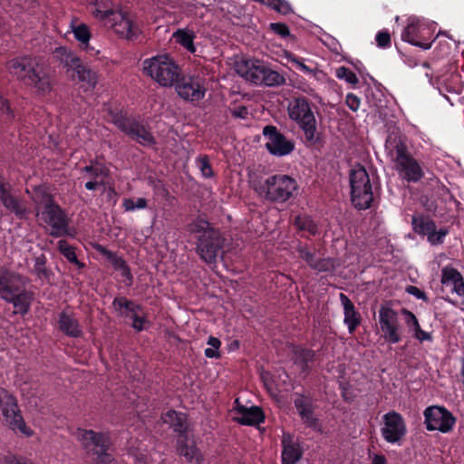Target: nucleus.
<instances>
[{"label": "nucleus", "instance_id": "3", "mask_svg": "<svg viewBox=\"0 0 464 464\" xmlns=\"http://www.w3.org/2000/svg\"><path fill=\"white\" fill-rule=\"evenodd\" d=\"M92 14L104 25L111 27L119 36L127 40H135L141 33L140 26L127 13L113 8L110 3L96 2Z\"/></svg>", "mask_w": 464, "mask_h": 464}, {"label": "nucleus", "instance_id": "60", "mask_svg": "<svg viewBox=\"0 0 464 464\" xmlns=\"http://www.w3.org/2000/svg\"><path fill=\"white\" fill-rule=\"evenodd\" d=\"M10 184L0 175V198L10 193Z\"/></svg>", "mask_w": 464, "mask_h": 464}, {"label": "nucleus", "instance_id": "28", "mask_svg": "<svg viewBox=\"0 0 464 464\" xmlns=\"http://www.w3.org/2000/svg\"><path fill=\"white\" fill-rule=\"evenodd\" d=\"M442 285H451V291L459 296H464V279L460 272L450 266H446L441 269Z\"/></svg>", "mask_w": 464, "mask_h": 464}, {"label": "nucleus", "instance_id": "41", "mask_svg": "<svg viewBox=\"0 0 464 464\" xmlns=\"http://www.w3.org/2000/svg\"><path fill=\"white\" fill-rule=\"evenodd\" d=\"M295 225L299 230L306 231L310 235H316L318 232L317 225L306 215H299L295 219Z\"/></svg>", "mask_w": 464, "mask_h": 464}, {"label": "nucleus", "instance_id": "20", "mask_svg": "<svg viewBox=\"0 0 464 464\" xmlns=\"http://www.w3.org/2000/svg\"><path fill=\"white\" fill-rule=\"evenodd\" d=\"M413 231L419 235L427 236L428 241L432 245L441 244L448 231L440 229L436 231L434 221L427 216H413L411 220Z\"/></svg>", "mask_w": 464, "mask_h": 464}, {"label": "nucleus", "instance_id": "18", "mask_svg": "<svg viewBox=\"0 0 464 464\" xmlns=\"http://www.w3.org/2000/svg\"><path fill=\"white\" fill-rule=\"evenodd\" d=\"M428 34H431V31L426 23L418 17H410L401 34V39L423 50H428L431 47V42L421 41L426 39Z\"/></svg>", "mask_w": 464, "mask_h": 464}, {"label": "nucleus", "instance_id": "47", "mask_svg": "<svg viewBox=\"0 0 464 464\" xmlns=\"http://www.w3.org/2000/svg\"><path fill=\"white\" fill-rule=\"evenodd\" d=\"M335 76L339 80H343L346 82L353 84V85H356L359 82V80H358L357 76L355 75V73L353 72H352L349 68L344 67V66L338 67L335 70Z\"/></svg>", "mask_w": 464, "mask_h": 464}, {"label": "nucleus", "instance_id": "27", "mask_svg": "<svg viewBox=\"0 0 464 464\" xmlns=\"http://www.w3.org/2000/svg\"><path fill=\"white\" fill-rule=\"evenodd\" d=\"M339 298L343 308V323L347 326L349 334H352L361 324V315L346 295L340 293Z\"/></svg>", "mask_w": 464, "mask_h": 464}, {"label": "nucleus", "instance_id": "58", "mask_svg": "<svg viewBox=\"0 0 464 464\" xmlns=\"http://www.w3.org/2000/svg\"><path fill=\"white\" fill-rule=\"evenodd\" d=\"M323 43L327 45L333 52L338 53L340 50V44L335 38L331 35H326V39L323 40Z\"/></svg>", "mask_w": 464, "mask_h": 464}, {"label": "nucleus", "instance_id": "32", "mask_svg": "<svg viewBox=\"0 0 464 464\" xmlns=\"http://www.w3.org/2000/svg\"><path fill=\"white\" fill-rule=\"evenodd\" d=\"M161 420L164 423L172 427L174 431L179 433L180 436L186 435L188 423L185 413L170 410L161 416Z\"/></svg>", "mask_w": 464, "mask_h": 464}, {"label": "nucleus", "instance_id": "7", "mask_svg": "<svg viewBox=\"0 0 464 464\" xmlns=\"http://www.w3.org/2000/svg\"><path fill=\"white\" fill-rule=\"evenodd\" d=\"M76 436L87 452L98 463L111 464L113 461L111 441L108 432H96L92 430L78 429Z\"/></svg>", "mask_w": 464, "mask_h": 464}, {"label": "nucleus", "instance_id": "52", "mask_svg": "<svg viewBox=\"0 0 464 464\" xmlns=\"http://www.w3.org/2000/svg\"><path fill=\"white\" fill-rule=\"evenodd\" d=\"M270 27H271V29H272V31L274 33H276V34H278V35H280L282 37H286V36L290 35L289 28L285 24H282V23H272L270 24Z\"/></svg>", "mask_w": 464, "mask_h": 464}, {"label": "nucleus", "instance_id": "29", "mask_svg": "<svg viewBox=\"0 0 464 464\" xmlns=\"http://www.w3.org/2000/svg\"><path fill=\"white\" fill-rule=\"evenodd\" d=\"M178 451L186 459L188 464H202L204 457L194 443L187 442V435L179 436L178 440Z\"/></svg>", "mask_w": 464, "mask_h": 464}, {"label": "nucleus", "instance_id": "50", "mask_svg": "<svg viewBox=\"0 0 464 464\" xmlns=\"http://www.w3.org/2000/svg\"><path fill=\"white\" fill-rule=\"evenodd\" d=\"M401 313L406 316L405 323H406L409 330L411 331L413 334H415V331H417L419 328H420V325L419 324L417 317L415 316V314L412 312H411L407 309H402Z\"/></svg>", "mask_w": 464, "mask_h": 464}, {"label": "nucleus", "instance_id": "55", "mask_svg": "<svg viewBox=\"0 0 464 464\" xmlns=\"http://www.w3.org/2000/svg\"><path fill=\"white\" fill-rule=\"evenodd\" d=\"M3 464H34L32 461L16 456H7L5 458Z\"/></svg>", "mask_w": 464, "mask_h": 464}, {"label": "nucleus", "instance_id": "63", "mask_svg": "<svg viewBox=\"0 0 464 464\" xmlns=\"http://www.w3.org/2000/svg\"><path fill=\"white\" fill-rule=\"evenodd\" d=\"M387 460L383 455L375 454L372 458V464H386Z\"/></svg>", "mask_w": 464, "mask_h": 464}, {"label": "nucleus", "instance_id": "62", "mask_svg": "<svg viewBox=\"0 0 464 464\" xmlns=\"http://www.w3.org/2000/svg\"><path fill=\"white\" fill-rule=\"evenodd\" d=\"M208 344L211 346L210 348L218 350V348L221 345V342L219 341V339L214 336H209L208 340Z\"/></svg>", "mask_w": 464, "mask_h": 464}, {"label": "nucleus", "instance_id": "19", "mask_svg": "<svg viewBox=\"0 0 464 464\" xmlns=\"http://www.w3.org/2000/svg\"><path fill=\"white\" fill-rule=\"evenodd\" d=\"M175 83L176 92L183 100L198 102L205 97L206 88L200 78L182 77Z\"/></svg>", "mask_w": 464, "mask_h": 464}, {"label": "nucleus", "instance_id": "57", "mask_svg": "<svg viewBox=\"0 0 464 464\" xmlns=\"http://www.w3.org/2000/svg\"><path fill=\"white\" fill-rule=\"evenodd\" d=\"M414 338H416L420 343L422 342H432V335L430 333L423 331L421 328H419L413 334Z\"/></svg>", "mask_w": 464, "mask_h": 464}, {"label": "nucleus", "instance_id": "37", "mask_svg": "<svg viewBox=\"0 0 464 464\" xmlns=\"http://www.w3.org/2000/svg\"><path fill=\"white\" fill-rule=\"evenodd\" d=\"M173 38L189 53H193L196 52V47L194 45L195 34L192 31L179 29L173 34Z\"/></svg>", "mask_w": 464, "mask_h": 464}, {"label": "nucleus", "instance_id": "8", "mask_svg": "<svg viewBox=\"0 0 464 464\" xmlns=\"http://www.w3.org/2000/svg\"><path fill=\"white\" fill-rule=\"evenodd\" d=\"M351 199L359 209H367L373 200L372 183L366 169L355 166L350 171Z\"/></svg>", "mask_w": 464, "mask_h": 464}, {"label": "nucleus", "instance_id": "64", "mask_svg": "<svg viewBox=\"0 0 464 464\" xmlns=\"http://www.w3.org/2000/svg\"><path fill=\"white\" fill-rule=\"evenodd\" d=\"M205 355L208 357V358H217L219 356V353L218 352L217 349H213V348H207L205 350Z\"/></svg>", "mask_w": 464, "mask_h": 464}, {"label": "nucleus", "instance_id": "16", "mask_svg": "<svg viewBox=\"0 0 464 464\" xmlns=\"http://www.w3.org/2000/svg\"><path fill=\"white\" fill-rule=\"evenodd\" d=\"M41 220L51 227L50 235L55 237L69 235L68 218L60 206L54 203L46 208L38 210Z\"/></svg>", "mask_w": 464, "mask_h": 464}, {"label": "nucleus", "instance_id": "31", "mask_svg": "<svg viewBox=\"0 0 464 464\" xmlns=\"http://www.w3.org/2000/svg\"><path fill=\"white\" fill-rule=\"evenodd\" d=\"M96 249L100 254L106 257V259L111 264L115 270L121 272L122 277L131 281L132 276L130 270L126 262L121 256H119L116 253L108 250L102 246H98Z\"/></svg>", "mask_w": 464, "mask_h": 464}, {"label": "nucleus", "instance_id": "21", "mask_svg": "<svg viewBox=\"0 0 464 464\" xmlns=\"http://www.w3.org/2000/svg\"><path fill=\"white\" fill-rule=\"evenodd\" d=\"M81 173L83 175V178L88 179V181L85 183V188L96 190L100 187L106 185V179L110 176V169L103 163L92 160L89 165L81 169Z\"/></svg>", "mask_w": 464, "mask_h": 464}, {"label": "nucleus", "instance_id": "24", "mask_svg": "<svg viewBox=\"0 0 464 464\" xmlns=\"http://www.w3.org/2000/svg\"><path fill=\"white\" fill-rule=\"evenodd\" d=\"M266 68V66L259 61H243L236 66L238 74L256 85H262Z\"/></svg>", "mask_w": 464, "mask_h": 464}, {"label": "nucleus", "instance_id": "13", "mask_svg": "<svg viewBox=\"0 0 464 464\" xmlns=\"http://www.w3.org/2000/svg\"><path fill=\"white\" fill-rule=\"evenodd\" d=\"M378 321L382 337L387 343L395 344L401 341L402 326L394 309L382 305L378 313Z\"/></svg>", "mask_w": 464, "mask_h": 464}, {"label": "nucleus", "instance_id": "23", "mask_svg": "<svg viewBox=\"0 0 464 464\" xmlns=\"http://www.w3.org/2000/svg\"><path fill=\"white\" fill-rule=\"evenodd\" d=\"M295 407L306 427L320 431L321 424L314 416L312 399L304 395H297L294 401Z\"/></svg>", "mask_w": 464, "mask_h": 464}, {"label": "nucleus", "instance_id": "26", "mask_svg": "<svg viewBox=\"0 0 464 464\" xmlns=\"http://www.w3.org/2000/svg\"><path fill=\"white\" fill-rule=\"evenodd\" d=\"M235 403L237 404L236 420L239 423L244 425H255L263 421L264 414L260 408L256 406L246 407L244 405H240L238 399L235 401Z\"/></svg>", "mask_w": 464, "mask_h": 464}, {"label": "nucleus", "instance_id": "48", "mask_svg": "<svg viewBox=\"0 0 464 464\" xmlns=\"http://www.w3.org/2000/svg\"><path fill=\"white\" fill-rule=\"evenodd\" d=\"M112 304L117 312L120 313L121 315V313H127L133 312V309L135 307V303L126 299L125 297H117L113 300Z\"/></svg>", "mask_w": 464, "mask_h": 464}, {"label": "nucleus", "instance_id": "14", "mask_svg": "<svg viewBox=\"0 0 464 464\" xmlns=\"http://www.w3.org/2000/svg\"><path fill=\"white\" fill-rule=\"evenodd\" d=\"M381 434L386 442L401 445L407 434V425L401 414L395 411L385 413L382 416Z\"/></svg>", "mask_w": 464, "mask_h": 464}, {"label": "nucleus", "instance_id": "44", "mask_svg": "<svg viewBox=\"0 0 464 464\" xmlns=\"http://www.w3.org/2000/svg\"><path fill=\"white\" fill-rule=\"evenodd\" d=\"M338 265L337 260L332 257L317 258L312 269L316 270L319 273L333 272Z\"/></svg>", "mask_w": 464, "mask_h": 464}, {"label": "nucleus", "instance_id": "54", "mask_svg": "<svg viewBox=\"0 0 464 464\" xmlns=\"http://www.w3.org/2000/svg\"><path fill=\"white\" fill-rule=\"evenodd\" d=\"M406 292L409 295H413L417 299L424 300V301L427 300L426 294L423 291H421L420 288H418L417 286L409 285V286L406 287Z\"/></svg>", "mask_w": 464, "mask_h": 464}, {"label": "nucleus", "instance_id": "36", "mask_svg": "<svg viewBox=\"0 0 464 464\" xmlns=\"http://www.w3.org/2000/svg\"><path fill=\"white\" fill-rule=\"evenodd\" d=\"M295 363L297 364L303 372H307L310 368L309 363L314 359V352L303 347L294 349Z\"/></svg>", "mask_w": 464, "mask_h": 464}, {"label": "nucleus", "instance_id": "4", "mask_svg": "<svg viewBox=\"0 0 464 464\" xmlns=\"http://www.w3.org/2000/svg\"><path fill=\"white\" fill-rule=\"evenodd\" d=\"M287 111L289 118L304 132L305 144L307 146L317 144L320 140V133L317 130V121L308 100L304 97L294 98L288 104Z\"/></svg>", "mask_w": 464, "mask_h": 464}, {"label": "nucleus", "instance_id": "11", "mask_svg": "<svg viewBox=\"0 0 464 464\" xmlns=\"http://www.w3.org/2000/svg\"><path fill=\"white\" fill-rule=\"evenodd\" d=\"M113 124L131 140L143 146H151L155 139L150 130L139 120L122 112L112 116Z\"/></svg>", "mask_w": 464, "mask_h": 464}, {"label": "nucleus", "instance_id": "9", "mask_svg": "<svg viewBox=\"0 0 464 464\" xmlns=\"http://www.w3.org/2000/svg\"><path fill=\"white\" fill-rule=\"evenodd\" d=\"M0 414L14 431H19L26 437L33 435V430L23 419L15 398L3 388H0Z\"/></svg>", "mask_w": 464, "mask_h": 464}, {"label": "nucleus", "instance_id": "39", "mask_svg": "<svg viewBox=\"0 0 464 464\" xmlns=\"http://www.w3.org/2000/svg\"><path fill=\"white\" fill-rule=\"evenodd\" d=\"M58 249L70 263L76 265L79 268L83 267V264L77 258L74 247L66 240L58 241Z\"/></svg>", "mask_w": 464, "mask_h": 464}, {"label": "nucleus", "instance_id": "25", "mask_svg": "<svg viewBox=\"0 0 464 464\" xmlns=\"http://www.w3.org/2000/svg\"><path fill=\"white\" fill-rule=\"evenodd\" d=\"M282 448V464H296L303 456L300 443L289 433H284Z\"/></svg>", "mask_w": 464, "mask_h": 464}, {"label": "nucleus", "instance_id": "61", "mask_svg": "<svg viewBox=\"0 0 464 464\" xmlns=\"http://www.w3.org/2000/svg\"><path fill=\"white\" fill-rule=\"evenodd\" d=\"M293 63L296 64L297 69H299L301 72L304 73H312L313 71L306 66L301 60L297 58L292 59Z\"/></svg>", "mask_w": 464, "mask_h": 464}, {"label": "nucleus", "instance_id": "1", "mask_svg": "<svg viewBox=\"0 0 464 464\" xmlns=\"http://www.w3.org/2000/svg\"><path fill=\"white\" fill-rule=\"evenodd\" d=\"M6 70L38 92L45 93L52 89L50 68L36 57L24 55L13 58L6 63Z\"/></svg>", "mask_w": 464, "mask_h": 464}, {"label": "nucleus", "instance_id": "56", "mask_svg": "<svg viewBox=\"0 0 464 464\" xmlns=\"http://www.w3.org/2000/svg\"><path fill=\"white\" fill-rule=\"evenodd\" d=\"M231 114L234 118L237 119H246L248 116V109L246 106H238L237 108L232 109Z\"/></svg>", "mask_w": 464, "mask_h": 464}, {"label": "nucleus", "instance_id": "2", "mask_svg": "<svg viewBox=\"0 0 464 464\" xmlns=\"http://www.w3.org/2000/svg\"><path fill=\"white\" fill-rule=\"evenodd\" d=\"M385 148L402 180L417 183L424 177L421 164L411 154L401 136L390 135L386 140Z\"/></svg>", "mask_w": 464, "mask_h": 464}, {"label": "nucleus", "instance_id": "45", "mask_svg": "<svg viewBox=\"0 0 464 464\" xmlns=\"http://www.w3.org/2000/svg\"><path fill=\"white\" fill-rule=\"evenodd\" d=\"M299 257L302 258L312 268L317 260L315 253L307 245L299 244L296 247Z\"/></svg>", "mask_w": 464, "mask_h": 464}, {"label": "nucleus", "instance_id": "12", "mask_svg": "<svg viewBox=\"0 0 464 464\" xmlns=\"http://www.w3.org/2000/svg\"><path fill=\"white\" fill-rule=\"evenodd\" d=\"M423 424L428 431L450 433L457 423V418L444 406L430 405L423 411Z\"/></svg>", "mask_w": 464, "mask_h": 464}, {"label": "nucleus", "instance_id": "59", "mask_svg": "<svg viewBox=\"0 0 464 464\" xmlns=\"http://www.w3.org/2000/svg\"><path fill=\"white\" fill-rule=\"evenodd\" d=\"M34 269H35L37 275L40 277H42V276L46 277L47 276V270H46V268L44 266V262L43 261V259H41V258H37L36 259Z\"/></svg>", "mask_w": 464, "mask_h": 464}, {"label": "nucleus", "instance_id": "10", "mask_svg": "<svg viewBox=\"0 0 464 464\" xmlns=\"http://www.w3.org/2000/svg\"><path fill=\"white\" fill-rule=\"evenodd\" d=\"M54 58L63 63L68 70L77 74L79 81L85 82L88 87L94 88L98 82V74L88 65L83 64L80 58L66 47H58L53 52Z\"/></svg>", "mask_w": 464, "mask_h": 464}, {"label": "nucleus", "instance_id": "42", "mask_svg": "<svg viewBox=\"0 0 464 464\" xmlns=\"http://www.w3.org/2000/svg\"><path fill=\"white\" fill-rule=\"evenodd\" d=\"M188 229L190 233L205 235L208 230H216L208 220L203 218H198L188 224Z\"/></svg>", "mask_w": 464, "mask_h": 464}, {"label": "nucleus", "instance_id": "40", "mask_svg": "<svg viewBox=\"0 0 464 464\" xmlns=\"http://www.w3.org/2000/svg\"><path fill=\"white\" fill-rule=\"evenodd\" d=\"M285 82V79L284 75L280 74L278 72L271 70L268 67L266 68L262 80V85L276 87L283 85Z\"/></svg>", "mask_w": 464, "mask_h": 464}, {"label": "nucleus", "instance_id": "49", "mask_svg": "<svg viewBox=\"0 0 464 464\" xmlns=\"http://www.w3.org/2000/svg\"><path fill=\"white\" fill-rule=\"evenodd\" d=\"M196 164H197L198 169L200 170L201 175L204 178L208 179V178L213 177L214 173H213L212 168L210 166L209 160H208V156L204 155V156H200V157L197 158Z\"/></svg>", "mask_w": 464, "mask_h": 464}, {"label": "nucleus", "instance_id": "30", "mask_svg": "<svg viewBox=\"0 0 464 464\" xmlns=\"http://www.w3.org/2000/svg\"><path fill=\"white\" fill-rule=\"evenodd\" d=\"M58 324L60 330L70 337H80L82 334V328L74 315L66 311L59 314Z\"/></svg>", "mask_w": 464, "mask_h": 464}, {"label": "nucleus", "instance_id": "35", "mask_svg": "<svg viewBox=\"0 0 464 464\" xmlns=\"http://www.w3.org/2000/svg\"><path fill=\"white\" fill-rule=\"evenodd\" d=\"M4 207L13 212L17 218H24L26 215V208L11 193L4 195L0 198Z\"/></svg>", "mask_w": 464, "mask_h": 464}, {"label": "nucleus", "instance_id": "17", "mask_svg": "<svg viewBox=\"0 0 464 464\" xmlns=\"http://www.w3.org/2000/svg\"><path fill=\"white\" fill-rule=\"evenodd\" d=\"M263 135L266 140V148L274 156L283 157L289 155L295 150V142L287 140L279 132L276 127L267 125L263 129Z\"/></svg>", "mask_w": 464, "mask_h": 464}, {"label": "nucleus", "instance_id": "46", "mask_svg": "<svg viewBox=\"0 0 464 464\" xmlns=\"http://www.w3.org/2000/svg\"><path fill=\"white\" fill-rule=\"evenodd\" d=\"M72 33L75 39L82 44L88 45L91 38V33L88 26L84 24L72 26Z\"/></svg>", "mask_w": 464, "mask_h": 464}, {"label": "nucleus", "instance_id": "53", "mask_svg": "<svg viewBox=\"0 0 464 464\" xmlns=\"http://www.w3.org/2000/svg\"><path fill=\"white\" fill-rule=\"evenodd\" d=\"M345 102L350 110L356 111L361 104V100L353 93H348L345 98Z\"/></svg>", "mask_w": 464, "mask_h": 464}, {"label": "nucleus", "instance_id": "15", "mask_svg": "<svg viewBox=\"0 0 464 464\" xmlns=\"http://www.w3.org/2000/svg\"><path fill=\"white\" fill-rule=\"evenodd\" d=\"M224 245V238L220 232L208 230L205 235H199L197 242V253L206 263H215L221 253Z\"/></svg>", "mask_w": 464, "mask_h": 464}, {"label": "nucleus", "instance_id": "43", "mask_svg": "<svg viewBox=\"0 0 464 464\" xmlns=\"http://www.w3.org/2000/svg\"><path fill=\"white\" fill-rule=\"evenodd\" d=\"M148 207V201L144 198H124L122 200V208L127 212L145 209Z\"/></svg>", "mask_w": 464, "mask_h": 464}, {"label": "nucleus", "instance_id": "51", "mask_svg": "<svg viewBox=\"0 0 464 464\" xmlns=\"http://www.w3.org/2000/svg\"><path fill=\"white\" fill-rule=\"evenodd\" d=\"M377 45L381 48H386L391 44V36L387 31H381L375 36Z\"/></svg>", "mask_w": 464, "mask_h": 464}, {"label": "nucleus", "instance_id": "33", "mask_svg": "<svg viewBox=\"0 0 464 464\" xmlns=\"http://www.w3.org/2000/svg\"><path fill=\"white\" fill-rule=\"evenodd\" d=\"M8 303L13 304L14 307V313L20 314H25L31 305V302L33 300V294L22 288L20 291L13 294L12 298H5Z\"/></svg>", "mask_w": 464, "mask_h": 464}, {"label": "nucleus", "instance_id": "34", "mask_svg": "<svg viewBox=\"0 0 464 464\" xmlns=\"http://www.w3.org/2000/svg\"><path fill=\"white\" fill-rule=\"evenodd\" d=\"M121 316L130 318L131 320V327L137 331L141 332L146 329L149 321L142 312V307L135 304L133 312L121 313Z\"/></svg>", "mask_w": 464, "mask_h": 464}, {"label": "nucleus", "instance_id": "38", "mask_svg": "<svg viewBox=\"0 0 464 464\" xmlns=\"http://www.w3.org/2000/svg\"><path fill=\"white\" fill-rule=\"evenodd\" d=\"M32 199L35 204L37 211H41L46 208L47 206H52L55 203L53 197L43 187H36L34 189Z\"/></svg>", "mask_w": 464, "mask_h": 464}, {"label": "nucleus", "instance_id": "6", "mask_svg": "<svg viewBox=\"0 0 464 464\" xmlns=\"http://www.w3.org/2000/svg\"><path fill=\"white\" fill-rule=\"evenodd\" d=\"M143 72L161 86L169 87L178 81L181 70L169 55L160 54L144 60Z\"/></svg>", "mask_w": 464, "mask_h": 464}, {"label": "nucleus", "instance_id": "22", "mask_svg": "<svg viewBox=\"0 0 464 464\" xmlns=\"http://www.w3.org/2000/svg\"><path fill=\"white\" fill-rule=\"evenodd\" d=\"M27 279L14 272L0 271V295L3 299L12 298L13 294L24 288Z\"/></svg>", "mask_w": 464, "mask_h": 464}, {"label": "nucleus", "instance_id": "5", "mask_svg": "<svg viewBox=\"0 0 464 464\" xmlns=\"http://www.w3.org/2000/svg\"><path fill=\"white\" fill-rule=\"evenodd\" d=\"M298 189L297 181L285 174L268 177L264 183L255 186V190L264 198L276 203H285L294 197Z\"/></svg>", "mask_w": 464, "mask_h": 464}]
</instances>
